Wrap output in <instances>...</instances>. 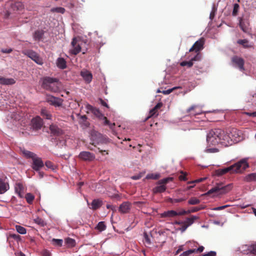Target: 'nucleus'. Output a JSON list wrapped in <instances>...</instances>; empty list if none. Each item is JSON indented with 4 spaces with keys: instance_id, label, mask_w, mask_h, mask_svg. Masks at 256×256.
<instances>
[{
    "instance_id": "obj_1",
    "label": "nucleus",
    "mask_w": 256,
    "mask_h": 256,
    "mask_svg": "<svg viewBox=\"0 0 256 256\" xmlns=\"http://www.w3.org/2000/svg\"><path fill=\"white\" fill-rule=\"evenodd\" d=\"M239 140L238 132L236 128L232 129L228 134L222 130L216 128L210 130L206 137V141L210 146L218 144L227 145L231 144L230 141L237 142Z\"/></svg>"
},
{
    "instance_id": "obj_2",
    "label": "nucleus",
    "mask_w": 256,
    "mask_h": 256,
    "mask_svg": "<svg viewBox=\"0 0 256 256\" xmlns=\"http://www.w3.org/2000/svg\"><path fill=\"white\" fill-rule=\"evenodd\" d=\"M248 167V163L247 160L244 158L229 167L219 170L218 171V174L222 176L228 172H241Z\"/></svg>"
},
{
    "instance_id": "obj_3",
    "label": "nucleus",
    "mask_w": 256,
    "mask_h": 256,
    "mask_svg": "<svg viewBox=\"0 0 256 256\" xmlns=\"http://www.w3.org/2000/svg\"><path fill=\"white\" fill-rule=\"evenodd\" d=\"M42 86L46 90L51 92H56L59 89L58 80L50 76L44 77L42 78Z\"/></svg>"
},
{
    "instance_id": "obj_4",
    "label": "nucleus",
    "mask_w": 256,
    "mask_h": 256,
    "mask_svg": "<svg viewBox=\"0 0 256 256\" xmlns=\"http://www.w3.org/2000/svg\"><path fill=\"white\" fill-rule=\"evenodd\" d=\"M232 184H228L224 186L222 184H217L216 186L210 190L203 195L206 196L214 194V196L224 194L228 193L232 189Z\"/></svg>"
},
{
    "instance_id": "obj_5",
    "label": "nucleus",
    "mask_w": 256,
    "mask_h": 256,
    "mask_svg": "<svg viewBox=\"0 0 256 256\" xmlns=\"http://www.w3.org/2000/svg\"><path fill=\"white\" fill-rule=\"evenodd\" d=\"M83 42L80 38H74L71 42L72 48L70 50V52L72 54L76 55L82 50V46Z\"/></svg>"
},
{
    "instance_id": "obj_6",
    "label": "nucleus",
    "mask_w": 256,
    "mask_h": 256,
    "mask_svg": "<svg viewBox=\"0 0 256 256\" xmlns=\"http://www.w3.org/2000/svg\"><path fill=\"white\" fill-rule=\"evenodd\" d=\"M173 180L172 178H166L160 180L158 182V184L160 186H156L153 188V192L154 194L162 193L166 191V184L169 182L172 181Z\"/></svg>"
},
{
    "instance_id": "obj_7",
    "label": "nucleus",
    "mask_w": 256,
    "mask_h": 256,
    "mask_svg": "<svg viewBox=\"0 0 256 256\" xmlns=\"http://www.w3.org/2000/svg\"><path fill=\"white\" fill-rule=\"evenodd\" d=\"M24 54L38 64L42 65L43 64L42 59L34 51L30 50H26L24 52Z\"/></svg>"
},
{
    "instance_id": "obj_8",
    "label": "nucleus",
    "mask_w": 256,
    "mask_h": 256,
    "mask_svg": "<svg viewBox=\"0 0 256 256\" xmlns=\"http://www.w3.org/2000/svg\"><path fill=\"white\" fill-rule=\"evenodd\" d=\"M78 158L84 161L92 162L95 159V155L90 152L83 151L80 153Z\"/></svg>"
},
{
    "instance_id": "obj_9",
    "label": "nucleus",
    "mask_w": 256,
    "mask_h": 256,
    "mask_svg": "<svg viewBox=\"0 0 256 256\" xmlns=\"http://www.w3.org/2000/svg\"><path fill=\"white\" fill-rule=\"evenodd\" d=\"M232 64L235 66L238 67L240 70L243 71L244 70V60L242 58L237 56H234L232 58Z\"/></svg>"
},
{
    "instance_id": "obj_10",
    "label": "nucleus",
    "mask_w": 256,
    "mask_h": 256,
    "mask_svg": "<svg viewBox=\"0 0 256 256\" xmlns=\"http://www.w3.org/2000/svg\"><path fill=\"white\" fill-rule=\"evenodd\" d=\"M46 101L50 105L54 106H60L62 104L63 100L52 96H48L46 97Z\"/></svg>"
},
{
    "instance_id": "obj_11",
    "label": "nucleus",
    "mask_w": 256,
    "mask_h": 256,
    "mask_svg": "<svg viewBox=\"0 0 256 256\" xmlns=\"http://www.w3.org/2000/svg\"><path fill=\"white\" fill-rule=\"evenodd\" d=\"M30 125L34 130H38L43 125V120L39 116H36L31 120Z\"/></svg>"
},
{
    "instance_id": "obj_12",
    "label": "nucleus",
    "mask_w": 256,
    "mask_h": 256,
    "mask_svg": "<svg viewBox=\"0 0 256 256\" xmlns=\"http://www.w3.org/2000/svg\"><path fill=\"white\" fill-rule=\"evenodd\" d=\"M204 38H200V40L195 42L192 46L190 49L189 52H192L194 51L196 52H198L204 48Z\"/></svg>"
},
{
    "instance_id": "obj_13",
    "label": "nucleus",
    "mask_w": 256,
    "mask_h": 256,
    "mask_svg": "<svg viewBox=\"0 0 256 256\" xmlns=\"http://www.w3.org/2000/svg\"><path fill=\"white\" fill-rule=\"evenodd\" d=\"M44 166V162L42 160L41 158L35 156L32 159V168L38 171Z\"/></svg>"
},
{
    "instance_id": "obj_14",
    "label": "nucleus",
    "mask_w": 256,
    "mask_h": 256,
    "mask_svg": "<svg viewBox=\"0 0 256 256\" xmlns=\"http://www.w3.org/2000/svg\"><path fill=\"white\" fill-rule=\"evenodd\" d=\"M201 56L199 53L192 58L190 61H183L180 63V66H186L188 68H191L194 64V62L200 60Z\"/></svg>"
},
{
    "instance_id": "obj_15",
    "label": "nucleus",
    "mask_w": 256,
    "mask_h": 256,
    "mask_svg": "<svg viewBox=\"0 0 256 256\" xmlns=\"http://www.w3.org/2000/svg\"><path fill=\"white\" fill-rule=\"evenodd\" d=\"M132 207L131 204L128 202H122L118 208V212L121 214H128L130 212Z\"/></svg>"
},
{
    "instance_id": "obj_16",
    "label": "nucleus",
    "mask_w": 256,
    "mask_h": 256,
    "mask_svg": "<svg viewBox=\"0 0 256 256\" xmlns=\"http://www.w3.org/2000/svg\"><path fill=\"white\" fill-rule=\"evenodd\" d=\"M50 130L52 134L56 136L62 135L64 133V130L55 124L50 126Z\"/></svg>"
},
{
    "instance_id": "obj_17",
    "label": "nucleus",
    "mask_w": 256,
    "mask_h": 256,
    "mask_svg": "<svg viewBox=\"0 0 256 256\" xmlns=\"http://www.w3.org/2000/svg\"><path fill=\"white\" fill-rule=\"evenodd\" d=\"M87 108L88 110H90L94 114L96 117L100 119H102L104 120V117H105L104 116L103 114L100 112V110L96 108L93 107L92 106L88 104L87 106Z\"/></svg>"
},
{
    "instance_id": "obj_18",
    "label": "nucleus",
    "mask_w": 256,
    "mask_h": 256,
    "mask_svg": "<svg viewBox=\"0 0 256 256\" xmlns=\"http://www.w3.org/2000/svg\"><path fill=\"white\" fill-rule=\"evenodd\" d=\"M80 76L87 83H90L92 78V73L87 70H82L80 72Z\"/></svg>"
},
{
    "instance_id": "obj_19",
    "label": "nucleus",
    "mask_w": 256,
    "mask_h": 256,
    "mask_svg": "<svg viewBox=\"0 0 256 256\" xmlns=\"http://www.w3.org/2000/svg\"><path fill=\"white\" fill-rule=\"evenodd\" d=\"M16 83V80L12 78H6L0 76V84L12 85Z\"/></svg>"
},
{
    "instance_id": "obj_20",
    "label": "nucleus",
    "mask_w": 256,
    "mask_h": 256,
    "mask_svg": "<svg viewBox=\"0 0 256 256\" xmlns=\"http://www.w3.org/2000/svg\"><path fill=\"white\" fill-rule=\"evenodd\" d=\"M162 106V102H158L157 104L150 111V115L147 118V119L152 116H156L158 115V110Z\"/></svg>"
},
{
    "instance_id": "obj_21",
    "label": "nucleus",
    "mask_w": 256,
    "mask_h": 256,
    "mask_svg": "<svg viewBox=\"0 0 256 256\" xmlns=\"http://www.w3.org/2000/svg\"><path fill=\"white\" fill-rule=\"evenodd\" d=\"M15 191L20 198H22L24 192V187L22 184L16 183L15 186Z\"/></svg>"
},
{
    "instance_id": "obj_22",
    "label": "nucleus",
    "mask_w": 256,
    "mask_h": 256,
    "mask_svg": "<svg viewBox=\"0 0 256 256\" xmlns=\"http://www.w3.org/2000/svg\"><path fill=\"white\" fill-rule=\"evenodd\" d=\"M176 216H177V212L174 210L164 212L160 214L161 218H174Z\"/></svg>"
},
{
    "instance_id": "obj_23",
    "label": "nucleus",
    "mask_w": 256,
    "mask_h": 256,
    "mask_svg": "<svg viewBox=\"0 0 256 256\" xmlns=\"http://www.w3.org/2000/svg\"><path fill=\"white\" fill-rule=\"evenodd\" d=\"M9 189L8 183L4 182L0 179V194H2L6 192Z\"/></svg>"
},
{
    "instance_id": "obj_24",
    "label": "nucleus",
    "mask_w": 256,
    "mask_h": 256,
    "mask_svg": "<svg viewBox=\"0 0 256 256\" xmlns=\"http://www.w3.org/2000/svg\"><path fill=\"white\" fill-rule=\"evenodd\" d=\"M12 8L14 10L20 11L24 8V4L20 2H16L12 4Z\"/></svg>"
},
{
    "instance_id": "obj_25",
    "label": "nucleus",
    "mask_w": 256,
    "mask_h": 256,
    "mask_svg": "<svg viewBox=\"0 0 256 256\" xmlns=\"http://www.w3.org/2000/svg\"><path fill=\"white\" fill-rule=\"evenodd\" d=\"M102 205V202L100 200L95 199L92 200L90 208L93 210L99 208Z\"/></svg>"
},
{
    "instance_id": "obj_26",
    "label": "nucleus",
    "mask_w": 256,
    "mask_h": 256,
    "mask_svg": "<svg viewBox=\"0 0 256 256\" xmlns=\"http://www.w3.org/2000/svg\"><path fill=\"white\" fill-rule=\"evenodd\" d=\"M198 106L196 105L192 106L188 109L187 110L186 112L188 113H190V116H196L199 114L200 112L197 110Z\"/></svg>"
},
{
    "instance_id": "obj_27",
    "label": "nucleus",
    "mask_w": 256,
    "mask_h": 256,
    "mask_svg": "<svg viewBox=\"0 0 256 256\" xmlns=\"http://www.w3.org/2000/svg\"><path fill=\"white\" fill-rule=\"evenodd\" d=\"M56 65L58 68L61 69H64L66 68V61L64 58H59L56 60Z\"/></svg>"
},
{
    "instance_id": "obj_28",
    "label": "nucleus",
    "mask_w": 256,
    "mask_h": 256,
    "mask_svg": "<svg viewBox=\"0 0 256 256\" xmlns=\"http://www.w3.org/2000/svg\"><path fill=\"white\" fill-rule=\"evenodd\" d=\"M44 35V31L42 30H36L34 34V38L35 40L40 41Z\"/></svg>"
},
{
    "instance_id": "obj_29",
    "label": "nucleus",
    "mask_w": 256,
    "mask_h": 256,
    "mask_svg": "<svg viewBox=\"0 0 256 256\" xmlns=\"http://www.w3.org/2000/svg\"><path fill=\"white\" fill-rule=\"evenodd\" d=\"M238 44H241L244 48H253V45L252 44H250L248 43V41L246 39L244 40H238L237 41Z\"/></svg>"
},
{
    "instance_id": "obj_30",
    "label": "nucleus",
    "mask_w": 256,
    "mask_h": 256,
    "mask_svg": "<svg viewBox=\"0 0 256 256\" xmlns=\"http://www.w3.org/2000/svg\"><path fill=\"white\" fill-rule=\"evenodd\" d=\"M40 114L42 117L47 120H51L52 115L50 113L46 108H42L40 112Z\"/></svg>"
},
{
    "instance_id": "obj_31",
    "label": "nucleus",
    "mask_w": 256,
    "mask_h": 256,
    "mask_svg": "<svg viewBox=\"0 0 256 256\" xmlns=\"http://www.w3.org/2000/svg\"><path fill=\"white\" fill-rule=\"evenodd\" d=\"M244 180L246 182L256 181V172L248 174L244 177Z\"/></svg>"
},
{
    "instance_id": "obj_32",
    "label": "nucleus",
    "mask_w": 256,
    "mask_h": 256,
    "mask_svg": "<svg viewBox=\"0 0 256 256\" xmlns=\"http://www.w3.org/2000/svg\"><path fill=\"white\" fill-rule=\"evenodd\" d=\"M240 250L242 253L244 254H251V250H250V245H243L240 248Z\"/></svg>"
},
{
    "instance_id": "obj_33",
    "label": "nucleus",
    "mask_w": 256,
    "mask_h": 256,
    "mask_svg": "<svg viewBox=\"0 0 256 256\" xmlns=\"http://www.w3.org/2000/svg\"><path fill=\"white\" fill-rule=\"evenodd\" d=\"M198 218L196 216H192L190 218H188L184 222L187 226H189L194 222L195 220L198 219Z\"/></svg>"
},
{
    "instance_id": "obj_34",
    "label": "nucleus",
    "mask_w": 256,
    "mask_h": 256,
    "mask_svg": "<svg viewBox=\"0 0 256 256\" xmlns=\"http://www.w3.org/2000/svg\"><path fill=\"white\" fill-rule=\"evenodd\" d=\"M65 242L68 247L72 248L76 245L75 240L72 238H66Z\"/></svg>"
},
{
    "instance_id": "obj_35",
    "label": "nucleus",
    "mask_w": 256,
    "mask_h": 256,
    "mask_svg": "<svg viewBox=\"0 0 256 256\" xmlns=\"http://www.w3.org/2000/svg\"><path fill=\"white\" fill-rule=\"evenodd\" d=\"M22 153L27 158H32V160L36 156L34 153L27 150H24Z\"/></svg>"
},
{
    "instance_id": "obj_36",
    "label": "nucleus",
    "mask_w": 256,
    "mask_h": 256,
    "mask_svg": "<svg viewBox=\"0 0 256 256\" xmlns=\"http://www.w3.org/2000/svg\"><path fill=\"white\" fill-rule=\"evenodd\" d=\"M15 228L17 232L20 234H24L26 232V229L22 226L16 225Z\"/></svg>"
},
{
    "instance_id": "obj_37",
    "label": "nucleus",
    "mask_w": 256,
    "mask_h": 256,
    "mask_svg": "<svg viewBox=\"0 0 256 256\" xmlns=\"http://www.w3.org/2000/svg\"><path fill=\"white\" fill-rule=\"evenodd\" d=\"M205 208H206V206H202V205L200 206H198L194 207V208H191L190 210H188V212H189V214H190L191 212H196L200 210L204 209Z\"/></svg>"
},
{
    "instance_id": "obj_38",
    "label": "nucleus",
    "mask_w": 256,
    "mask_h": 256,
    "mask_svg": "<svg viewBox=\"0 0 256 256\" xmlns=\"http://www.w3.org/2000/svg\"><path fill=\"white\" fill-rule=\"evenodd\" d=\"M200 200L196 197H192L188 200V204L191 205L198 204Z\"/></svg>"
},
{
    "instance_id": "obj_39",
    "label": "nucleus",
    "mask_w": 256,
    "mask_h": 256,
    "mask_svg": "<svg viewBox=\"0 0 256 256\" xmlns=\"http://www.w3.org/2000/svg\"><path fill=\"white\" fill-rule=\"evenodd\" d=\"M65 11V9L62 7L53 8L51 9V12H52L64 14Z\"/></svg>"
},
{
    "instance_id": "obj_40",
    "label": "nucleus",
    "mask_w": 256,
    "mask_h": 256,
    "mask_svg": "<svg viewBox=\"0 0 256 256\" xmlns=\"http://www.w3.org/2000/svg\"><path fill=\"white\" fill-rule=\"evenodd\" d=\"M160 178L159 174H150L146 176V179L158 180Z\"/></svg>"
},
{
    "instance_id": "obj_41",
    "label": "nucleus",
    "mask_w": 256,
    "mask_h": 256,
    "mask_svg": "<svg viewBox=\"0 0 256 256\" xmlns=\"http://www.w3.org/2000/svg\"><path fill=\"white\" fill-rule=\"evenodd\" d=\"M25 198L26 199V202L28 204H32L34 200V196L32 194L30 193H28L26 194Z\"/></svg>"
},
{
    "instance_id": "obj_42",
    "label": "nucleus",
    "mask_w": 256,
    "mask_h": 256,
    "mask_svg": "<svg viewBox=\"0 0 256 256\" xmlns=\"http://www.w3.org/2000/svg\"><path fill=\"white\" fill-rule=\"evenodd\" d=\"M104 125H108L109 126L110 128L112 130H113L114 126L115 123H110V121L108 120L106 117H104Z\"/></svg>"
},
{
    "instance_id": "obj_43",
    "label": "nucleus",
    "mask_w": 256,
    "mask_h": 256,
    "mask_svg": "<svg viewBox=\"0 0 256 256\" xmlns=\"http://www.w3.org/2000/svg\"><path fill=\"white\" fill-rule=\"evenodd\" d=\"M96 228L100 231L102 232L106 228V226L105 225L104 222H100L98 223Z\"/></svg>"
},
{
    "instance_id": "obj_44",
    "label": "nucleus",
    "mask_w": 256,
    "mask_h": 256,
    "mask_svg": "<svg viewBox=\"0 0 256 256\" xmlns=\"http://www.w3.org/2000/svg\"><path fill=\"white\" fill-rule=\"evenodd\" d=\"M54 244L56 246H61L62 244V240L61 239H55L53 238L52 240Z\"/></svg>"
},
{
    "instance_id": "obj_45",
    "label": "nucleus",
    "mask_w": 256,
    "mask_h": 256,
    "mask_svg": "<svg viewBox=\"0 0 256 256\" xmlns=\"http://www.w3.org/2000/svg\"><path fill=\"white\" fill-rule=\"evenodd\" d=\"M239 8H240V6L238 4H234V9H233V11H232V15L233 16H236L237 15Z\"/></svg>"
},
{
    "instance_id": "obj_46",
    "label": "nucleus",
    "mask_w": 256,
    "mask_h": 256,
    "mask_svg": "<svg viewBox=\"0 0 256 256\" xmlns=\"http://www.w3.org/2000/svg\"><path fill=\"white\" fill-rule=\"evenodd\" d=\"M240 26L244 32H246L248 31V28L242 20H240Z\"/></svg>"
},
{
    "instance_id": "obj_47",
    "label": "nucleus",
    "mask_w": 256,
    "mask_h": 256,
    "mask_svg": "<svg viewBox=\"0 0 256 256\" xmlns=\"http://www.w3.org/2000/svg\"><path fill=\"white\" fill-rule=\"evenodd\" d=\"M35 222L41 226H44L46 225L45 222L42 219L39 218L35 220Z\"/></svg>"
},
{
    "instance_id": "obj_48",
    "label": "nucleus",
    "mask_w": 256,
    "mask_h": 256,
    "mask_svg": "<svg viewBox=\"0 0 256 256\" xmlns=\"http://www.w3.org/2000/svg\"><path fill=\"white\" fill-rule=\"evenodd\" d=\"M10 237L14 238L18 242L21 240V236L17 234H10Z\"/></svg>"
},
{
    "instance_id": "obj_49",
    "label": "nucleus",
    "mask_w": 256,
    "mask_h": 256,
    "mask_svg": "<svg viewBox=\"0 0 256 256\" xmlns=\"http://www.w3.org/2000/svg\"><path fill=\"white\" fill-rule=\"evenodd\" d=\"M181 174L178 176V178L180 180L186 181L187 180L186 174L183 172H181Z\"/></svg>"
},
{
    "instance_id": "obj_50",
    "label": "nucleus",
    "mask_w": 256,
    "mask_h": 256,
    "mask_svg": "<svg viewBox=\"0 0 256 256\" xmlns=\"http://www.w3.org/2000/svg\"><path fill=\"white\" fill-rule=\"evenodd\" d=\"M186 198H170V202H180L186 200Z\"/></svg>"
},
{
    "instance_id": "obj_51",
    "label": "nucleus",
    "mask_w": 256,
    "mask_h": 256,
    "mask_svg": "<svg viewBox=\"0 0 256 256\" xmlns=\"http://www.w3.org/2000/svg\"><path fill=\"white\" fill-rule=\"evenodd\" d=\"M251 254H256V244L250 245Z\"/></svg>"
},
{
    "instance_id": "obj_52",
    "label": "nucleus",
    "mask_w": 256,
    "mask_h": 256,
    "mask_svg": "<svg viewBox=\"0 0 256 256\" xmlns=\"http://www.w3.org/2000/svg\"><path fill=\"white\" fill-rule=\"evenodd\" d=\"M46 166L49 168L54 169V166L53 164L50 161H46L45 162Z\"/></svg>"
},
{
    "instance_id": "obj_53",
    "label": "nucleus",
    "mask_w": 256,
    "mask_h": 256,
    "mask_svg": "<svg viewBox=\"0 0 256 256\" xmlns=\"http://www.w3.org/2000/svg\"><path fill=\"white\" fill-rule=\"evenodd\" d=\"M178 88L176 87H174L172 88H170V89H168V90H164L162 92V94H170L174 90L177 88Z\"/></svg>"
},
{
    "instance_id": "obj_54",
    "label": "nucleus",
    "mask_w": 256,
    "mask_h": 256,
    "mask_svg": "<svg viewBox=\"0 0 256 256\" xmlns=\"http://www.w3.org/2000/svg\"><path fill=\"white\" fill-rule=\"evenodd\" d=\"M144 242L150 244V238H149L148 236L146 234H144Z\"/></svg>"
},
{
    "instance_id": "obj_55",
    "label": "nucleus",
    "mask_w": 256,
    "mask_h": 256,
    "mask_svg": "<svg viewBox=\"0 0 256 256\" xmlns=\"http://www.w3.org/2000/svg\"><path fill=\"white\" fill-rule=\"evenodd\" d=\"M216 255V252L214 251H210L207 253H205L203 254V256H215Z\"/></svg>"
},
{
    "instance_id": "obj_56",
    "label": "nucleus",
    "mask_w": 256,
    "mask_h": 256,
    "mask_svg": "<svg viewBox=\"0 0 256 256\" xmlns=\"http://www.w3.org/2000/svg\"><path fill=\"white\" fill-rule=\"evenodd\" d=\"M216 11V8L214 7H213V10L211 12L210 15V18L211 20H213V18H214V17L215 16Z\"/></svg>"
},
{
    "instance_id": "obj_57",
    "label": "nucleus",
    "mask_w": 256,
    "mask_h": 256,
    "mask_svg": "<svg viewBox=\"0 0 256 256\" xmlns=\"http://www.w3.org/2000/svg\"><path fill=\"white\" fill-rule=\"evenodd\" d=\"M188 214H189V212H188V210L186 211L184 210H182L180 212H177V216H183Z\"/></svg>"
},
{
    "instance_id": "obj_58",
    "label": "nucleus",
    "mask_w": 256,
    "mask_h": 256,
    "mask_svg": "<svg viewBox=\"0 0 256 256\" xmlns=\"http://www.w3.org/2000/svg\"><path fill=\"white\" fill-rule=\"evenodd\" d=\"M228 206V205H224L220 206L214 208L213 210H220L224 209Z\"/></svg>"
},
{
    "instance_id": "obj_59",
    "label": "nucleus",
    "mask_w": 256,
    "mask_h": 256,
    "mask_svg": "<svg viewBox=\"0 0 256 256\" xmlns=\"http://www.w3.org/2000/svg\"><path fill=\"white\" fill-rule=\"evenodd\" d=\"M206 178H199L198 180H196L194 181H190V182H188V184H193V183H195V182H202L203 180H206Z\"/></svg>"
},
{
    "instance_id": "obj_60",
    "label": "nucleus",
    "mask_w": 256,
    "mask_h": 256,
    "mask_svg": "<svg viewBox=\"0 0 256 256\" xmlns=\"http://www.w3.org/2000/svg\"><path fill=\"white\" fill-rule=\"evenodd\" d=\"M244 114L250 116L256 117V112H244Z\"/></svg>"
},
{
    "instance_id": "obj_61",
    "label": "nucleus",
    "mask_w": 256,
    "mask_h": 256,
    "mask_svg": "<svg viewBox=\"0 0 256 256\" xmlns=\"http://www.w3.org/2000/svg\"><path fill=\"white\" fill-rule=\"evenodd\" d=\"M188 227V226H187V225L186 224H185L184 222L182 223V226L180 228V230H182V232H184L186 230V228Z\"/></svg>"
},
{
    "instance_id": "obj_62",
    "label": "nucleus",
    "mask_w": 256,
    "mask_h": 256,
    "mask_svg": "<svg viewBox=\"0 0 256 256\" xmlns=\"http://www.w3.org/2000/svg\"><path fill=\"white\" fill-rule=\"evenodd\" d=\"M218 151V150L216 148H208L206 152H216Z\"/></svg>"
},
{
    "instance_id": "obj_63",
    "label": "nucleus",
    "mask_w": 256,
    "mask_h": 256,
    "mask_svg": "<svg viewBox=\"0 0 256 256\" xmlns=\"http://www.w3.org/2000/svg\"><path fill=\"white\" fill-rule=\"evenodd\" d=\"M42 256H50V253L48 250H44L42 252Z\"/></svg>"
},
{
    "instance_id": "obj_64",
    "label": "nucleus",
    "mask_w": 256,
    "mask_h": 256,
    "mask_svg": "<svg viewBox=\"0 0 256 256\" xmlns=\"http://www.w3.org/2000/svg\"><path fill=\"white\" fill-rule=\"evenodd\" d=\"M12 51V48H8V49H2V52L3 53H6V54H10Z\"/></svg>"
}]
</instances>
